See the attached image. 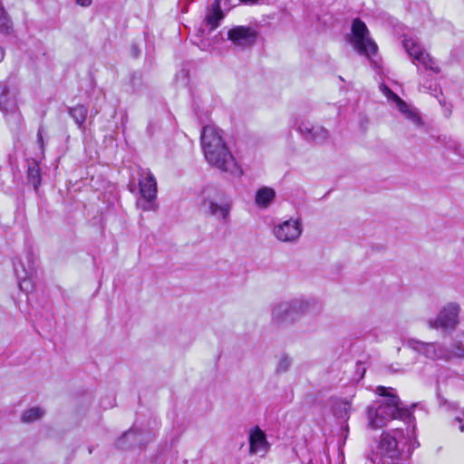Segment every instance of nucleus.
Instances as JSON below:
<instances>
[{"instance_id":"nucleus-1","label":"nucleus","mask_w":464,"mask_h":464,"mask_svg":"<svg viewBox=\"0 0 464 464\" xmlns=\"http://www.w3.org/2000/svg\"><path fill=\"white\" fill-rule=\"evenodd\" d=\"M392 388L378 386L376 393L381 398L367 409L368 425L373 430L385 427L392 420H407L411 418L410 411L402 405L400 398L392 392Z\"/></svg>"},{"instance_id":"nucleus-2","label":"nucleus","mask_w":464,"mask_h":464,"mask_svg":"<svg viewBox=\"0 0 464 464\" xmlns=\"http://www.w3.org/2000/svg\"><path fill=\"white\" fill-rule=\"evenodd\" d=\"M201 146L207 161L217 169L233 176H241L242 170L223 140L220 131L213 126H205L201 133Z\"/></svg>"},{"instance_id":"nucleus-3","label":"nucleus","mask_w":464,"mask_h":464,"mask_svg":"<svg viewBox=\"0 0 464 464\" xmlns=\"http://www.w3.org/2000/svg\"><path fill=\"white\" fill-rule=\"evenodd\" d=\"M197 204L201 212L213 217L218 221L226 222L232 209V199L224 190L215 186L204 187L197 198Z\"/></svg>"},{"instance_id":"nucleus-4","label":"nucleus","mask_w":464,"mask_h":464,"mask_svg":"<svg viewBox=\"0 0 464 464\" xmlns=\"http://www.w3.org/2000/svg\"><path fill=\"white\" fill-rule=\"evenodd\" d=\"M404 439V431L400 428L382 432L375 453L382 464H400L402 461Z\"/></svg>"},{"instance_id":"nucleus-5","label":"nucleus","mask_w":464,"mask_h":464,"mask_svg":"<svg viewBox=\"0 0 464 464\" xmlns=\"http://www.w3.org/2000/svg\"><path fill=\"white\" fill-rule=\"evenodd\" d=\"M140 198L137 199V207L142 211H156L158 187L154 175L149 169L139 170Z\"/></svg>"},{"instance_id":"nucleus-6","label":"nucleus","mask_w":464,"mask_h":464,"mask_svg":"<svg viewBox=\"0 0 464 464\" xmlns=\"http://www.w3.org/2000/svg\"><path fill=\"white\" fill-rule=\"evenodd\" d=\"M350 43L360 54L365 55L375 63L372 56L376 54L378 46L369 36V30L364 22L359 18L353 21Z\"/></svg>"},{"instance_id":"nucleus-7","label":"nucleus","mask_w":464,"mask_h":464,"mask_svg":"<svg viewBox=\"0 0 464 464\" xmlns=\"http://www.w3.org/2000/svg\"><path fill=\"white\" fill-rule=\"evenodd\" d=\"M460 311L459 304L456 302L446 304L439 312L436 319L429 321L430 328L453 332L459 324Z\"/></svg>"},{"instance_id":"nucleus-8","label":"nucleus","mask_w":464,"mask_h":464,"mask_svg":"<svg viewBox=\"0 0 464 464\" xmlns=\"http://www.w3.org/2000/svg\"><path fill=\"white\" fill-rule=\"evenodd\" d=\"M303 232L302 221L299 218H289L273 228V234L278 241L295 244L298 241Z\"/></svg>"},{"instance_id":"nucleus-9","label":"nucleus","mask_w":464,"mask_h":464,"mask_svg":"<svg viewBox=\"0 0 464 464\" xmlns=\"http://www.w3.org/2000/svg\"><path fill=\"white\" fill-rule=\"evenodd\" d=\"M14 270L18 279V285L21 291L28 293L34 289L32 276L35 272L34 264L32 256H25V261L20 259L14 263Z\"/></svg>"},{"instance_id":"nucleus-10","label":"nucleus","mask_w":464,"mask_h":464,"mask_svg":"<svg viewBox=\"0 0 464 464\" xmlns=\"http://www.w3.org/2000/svg\"><path fill=\"white\" fill-rule=\"evenodd\" d=\"M403 46L408 54L413 58V61H418L426 69H429L434 72H440V68L436 62L428 53L422 49L417 41L411 38L405 39L403 41Z\"/></svg>"},{"instance_id":"nucleus-11","label":"nucleus","mask_w":464,"mask_h":464,"mask_svg":"<svg viewBox=\"0 0 464 464\" xmlns=\"http://www.w3.org/2000/svg\"><path fill=\"white\" fill-rule=\"evenodd\" d=\"M297 130L305 140L318 145L326 144L331 137L326 128L313 124L309 121H302L298 125Z\"/></svg>"},{"instance_id":"nucleus-12","label":"nucleus","mask_w":464,"mask_h":464,"mask_svg":"<svg viewBox=\"0 0 464 464\" xmlns=\"http://www.w3.org/2000/svg\"><path fill=\"white\" fill-rule=\"evenodd\" d=\"M407 347L423 354L426 358L436 361L443 359L446 356V348L437 343H424L415 339H410L406 343Z\"/></svg>"},{"instance_id":"nucleus-13","label":"nucleus","mask_w":464,"mask_h":464,"mask_svg":"<svg viewBox=\"0 0 464 464\" xmlns=\"http://www.w3.org/2000/svg\"><path fill=\"white\" fill-rule=\"evenodd\" d=\"M257 38V33L249 26L238 25L231 28L227 32V39L235 46L246 48L255 44Z\"/></svg>"},{"instance_id":"nucleus-14","label":"nucleus","mask_w":464,"mask_h":464,"mask_svg":"<svg viewBox=\"0 0 464 464\" xmlns=\"http://www.w3.org/2000/svg\"><path fill=\"white\" fill-rule=\"evenodd\" d=\"M272 323L277 325L293 324L296 318L291 300L281 301L274 304L271 312Z\"/></svg>"},{"instance_id":"nucleus-15","label":"nucleus","mask_w":464,"mask_h":464,"mask_svg":"<svg viewBox=\"0 0 464 464\" xmlns=\"http://www.w3.org/2000/svg\"><path fill=\"white\" fill-rule=\"evenodd\" d=\"M384 89L388 94L393 97L398 110L408 121H410L416 128L423 127V121L416 109L411 108L409 104H407L403 100H401L398 95L393 93L386 86L384 87Z\"/></svg>"},{"instance_id":"nucleus-16","label":"nucleus","mask_w":464,"mask_h":464,"mask_svg":"<svg viewBox=\"0 0 464 464\" xmlns=\"http://www.w3.org/2000/svg\"><path fill=\"white\" fill-rule=\"evenodd\" d=\"M384 89L388 94L393 97L398 110L408 121H410L416 128L423 127V121L416 109L411 108L409 104H407L403 100H401L398 95L393 93L386 86L384 87Z\"/></svg>"},{"instance_id":"nucleus-17","label":"nucleus","mask_w":464,"mask_h":464,"mask_svg":"<svg viewBox=\"0 0 464 464\" xmlns=\"http://www.w3.org/2000/svg\"><path fill=\"white\" fill-rule=\"evenodd\" d=\"M269 443L265 432L259 428L255 427L249 435V451L251 454L265 456L269 450Z\"/></svg>"},{"instance_id":"nucleus-18","label":"nucleus","mask_w":464,"mask_h":464,"mask_svg":"<svg viewBox=\"0 0 464 464\" xmlns=\"http://www.w3.org/2000/svg\"><path fill=\"white\" fill-rule=\"evenodd\" d=\"M224 18V14L221 10L220 1L214 0L210 7L208 9L205 21L202 26H206L208 32H212L218 27L220 21Z\"/></svg>"},{"instance_id":"nucleus-19","label":"nucleus","mask_w":464,"mask_h":464,"mask_svg":"<svg viewBox=\"0 0 464 464\" xmlns=\"http://www.w3.org/2000/svg\"><path fill=\"white\" fill-rule=\"evenodd\" d=\"M295 318L316 312L317 303L313 299L295 298L291 300Z\"/></svg>"},{"instance_id":"nucleus-20","label":"nucleus","mask_w":464,"mask_h":464,"mask_svg":"<svg viewBox=\"0 0 464 464\" xmlns=\"http://www.w3.org/2000/svg\"><path fill=\"white\" fill-rule=\"evenodd\" d=\"M68 113L73 119L78 128L82 130H84V123L88 114V108L82 104H78L74 107H69Z\"/></svg>"},{"instance_id":"nucleus-21","label":"nucleus","mask_w":464,"mask_h":464,"mask_svg":"<svg viewBox=\"0 0 464 464\" xmlns=\"http://www.w3.org/2000/svg\"><path fill=\"white\" fill-rule=\"evenodd\" d=\"M276 198V192L273 188L264 187L259 188L256 193V204L259 208H266Z\"/></svg>"},{"instance_id":"nucleus-22","label":"nucleus","mask_w":464,"mask_h":464,"mask_svg":"<svg viewBox=\"0 0 464 464\" xmlns=\"http://www.w3.org/2000/svg\"><path fill=\"white\" fill-rule=\"evenodd\" d=\"M44 415V410L40 407H33L25 410L21 415L23 423H31L40 420Z\"/></svg>"},{"instance_id":"nucleus-23","label":"nucleus","mask_w":464,"mask_h":464,"mask_svg":"<svg viewBox=\"0 0 464 464\" xmlns=\"http://www.w3.org/2000/svg\"><path fill=\"white\" fill-rule=\"evenodd\" d=\"M138 432L130 429L122 434V436L117 440L116 446L119 449H127L130 446L135 444L137 442Z\"/></svg>"},{"instance_id":"nucleus-24","label":"nucleus","mask_w":464,"mask_h":464,"mask_svg":"<svg viewBox=\"0 0 464 464\" xmlns=\"http://www.w3.org/2000/svg\"><path fill=\"white\" fill-rule=\"evenodd\" d=\"M464 359V344L460 341L451 343L450 348L446 349L445 360Z\"/></svg>"},{"instance_id":"nucleus-25","label":"nucleus","mask_w":464,"mask_h":464,"mask_svg":"<svg viewBox=\"0 0 464 464\" xmlns=\"http://www.w3.org/2000/svg\"><path fill=\"white\" fill-rule=\"evenodd\" d=\"M27 179L36 190L41 184L40 169L36 162L29 165L27 170Z\"/></svg>"},{"instance_id":"nucleus-26","label":"nucleus","mask_w":464,"mask_h":464,"mask_svg":"<svg viewBox=\"0 0 464 464\" xmlns=\"http://www.w3.org/2000/svg\"><path fill=\"white\" fill-rule=\"evenodd\" d=\"M13 31V23L4 8L0 9V34H10Z\"/></svg>"},{"instance_id":"nucleus-27","label":"nucleus","mask_w":464,"mask_h":464,"mask_svg":"<svg viewBox=\"0 0 464 464\" xmlns=\"http://www.w3.org/2000/svg\"><path fill=\"white\" fill-rule=\"evenodd\" d=\"M292 365V359L287 354H282L279 357L278 362L276 367V372L281 374L286 372Z\"/></svg>"},{"instance_id":"nucleus-28","label":"nucleus","mask_w":464,"mask_h":464,"mask_svg":"<svg viewBox=\"0 0 464 464\" xmlns=\"http://www.w3.org/2000/svg\"><path fill=\"white\" fill-rule=\"evenodd\" d=\"M437 401L440 407H448L449 409L455 407L453 403L448 401L439 392H437Z\"/></svg>"},{"instance_id":"nucleus-29","label":"nucleus","mask_w":464,"mask_h":464,"mask_svg":"<svg viewBox=\"0 0 464 464\" xmlns=\"http://www.w3.org/2000/svg\"><path fill=\"white\" fill-rule=\"evenodd\" d=\"M9 90L6 85H0V106L7 101Z\"/></svg>"},{"instance_id":"nucleus-30","label":"nucleus","mask_w":464,"mask_h":464,"mask_svg":"<svg viewBox=\"0 0 464 464\" xmlns=\"http://www.w3.org/2000/svg\"><path fill=\"white\" fill-rule=\"evenodd\" d=\"M449 148L464 159V148H462L459 143L453 142Z\"/></svg>"},{"instance_id":"nucleus-31","label":"nucleus","mask_w":464,"mask_h":464,"mask_svg":"<svg viewBox=\"0 0 464 464\" xmlns=\"http://www.w3.org/2000/svg\"><path fill=\"white\" fill-rule=\"evenodd\" d=\"M365 464H382V461H380V457L375 453V451H372Z\"/></svg>"},{"instance_id":"nucleus-32","label":"nucleus","mask_w":464,"mask_h":464,"mask_svg":"<svg viewBox=\"0 0 464 464\" xmlns=\"http://www.w3.org/2000/svg\"><path fill=\"white\" fill-rule=\"evenodd\" d=\"M454 421L459 423V430L461 432H464V420L459 417H456Z\"/></svg>"},{"instance_id":"nucleus-33","label":"nucleus","mask_w":464,"mask_h":464,"mask_svg":"<svg viewBox=\"0 0 464 464\" xmlns=\"http://www.w3.org/2000/svg\"><path fill=\"white\" fill-rule=\"evenodd\" d=\"M76 4L82 6H89L92 4V0H75Z\"/></svg>"},{"instance_id":"nucleus-34","label":"nucleus","mask_w":464,"mask_h":464,"mask_svg":"<svg viewBox=\"0 0 464 464\" xmlns=\"http://www.w3.org/2000/svg\"><path fill=\"white\" fill-rule=\"evenodd\" d=\"M37 140H38V142L40 143V145L42 147L43 143H44V139H43V134H42V130L41 129L38 130Z\"/></svg>"},{"instance_id":"nucleus-35","label":"nucleus","mask_w":464,"mask_h":464,"mask_svg":"<svg viewBox=\"0 0 464 464\" xmlns=\"http://www.w3.org/2000/svg\"><path fill=\"white\" fill-rule=\"evenodd\" d=\"M5 52L2 48H0V62L4 59Z\"/></svg>"},{"instance_id":"nucleus-36","label":"nucleus","mask_w":464,"mask_h":464,"mask_svg":"<svg viewBox=\"0 0 464 464\" xmlns=\"http://www.w3.org/2000/svg\"><path fill=\"white\" fill-rule=\"evenodd\" d=\"M96 114H98V111L97 110H95L94 111H91V116L92 117L95 116Z\"/></svg>"},{"instance_id":"nucleus-37","label":"nucleus","mask_w":464,"mask_h":464,"mask_svg":"<svg viewBox=\"0 0 464 464\" xmlns=\"http://www.w3.org/2000/svg\"><path fill=\"white\" fill-rule=\"evenodd\" d=\"M1 8H2V7L0 6V9H1Z\"/></svg>"}]
</instances>
